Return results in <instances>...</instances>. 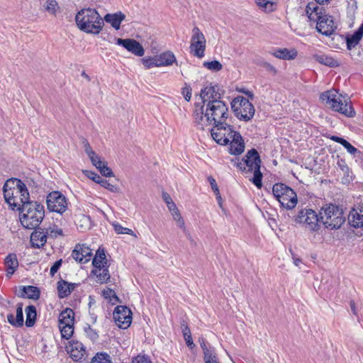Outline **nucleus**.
<instances>
[{"instance_id": "a211bd4d", "label": "nucleus", "mask_w": 363, "mask_h": 363, "mask_svg": "<svg viewBox=\"0 0 363 363\" xmlns=\"http://www.w3.org/2000/svg\"><path fill=\"white\" fill-rule=\"evenodd\" d=\"M117 44L125 48L128 51L134 54L136 56L142 57L145 54V50L143 45L134 39L126 38H117Z\"/></svg>"}, {"instance_id": "4c0bfd02", "label": "nucleus", "mask_w": 363, "mask_h": 363, "mask_svg": "<svg viewBox=\"0 0 363 363\" xmlns=\"http://www.w3.org/2000/svg\"><path fill=\"white\" fill-rule=\"evenodd\" d=\"M44 7L47 12L53 16H56L57 11L60 9L58 3L55 0H47Z\"/></svg>"}, {"instance_id": "a19ab883", "label": "nucleus", "mask_w": 363, "mask_h": 363, "mask_svg": "<svg viewBox=\"0 0 363 363\" xmlns=\"http://www.w3.org/2000/svg\"><path fill=\"white\" fill-rule=\"evenodd\" d=\"M203 67L213 72H218L222 69L223 65L218 60H213L211 62H204Z\"/></svg>"}, {"instance_id": "5fc2aeb1", "label": "nucleus", "mask_w": 363, "mask_h": 363, "mask_svg": "<svg viewBox=\"0 0 363 363\" xmlns=\"http://www.w3.org/2000/svg\"><path fill=\"white\" fill-rule=\"evenodd\" d=\"M62 260L59 259V260L56 261L54 263V264L51 267L50 270V274L52 277H53L55 274V273L58 271L60 266L62 265Z\"/></svg>"}, {"instance_id": "37998d69", "label": "nucleus", "mask_w": 363, "mask_h": 363, "mask_svg": "<svg viewBox=\"0 0 363 363\" xmlns=\"http://www.w3.org/2000/svg\"><path fill=\"white\" fill-rule=\"evenodd\" d=\"M113 228L118 234L134 235V232L128 228H124L118 223H113Z\"/></svg>"}, {"instance_id": "7ed1b4c3", "label": "nucleus", "mask_w": 363, "mask_h": 363, "mask_svg": "<svg viewBox=\"0 0 363 363\" xmlns=\"http://www.w3.org/2000/svg\"><path fill=\"white\" fill-rule=\"evenodd\" d=\"M19 211L21 223L27 229L38 227L45 216L44 206L37 201L27 203Z\"/></svg>"}, {"instance_id": "423d86ee", "label": "nucleus", "mask_w": 363, "mask_h": 363, "mask_svg": "<svg viewBox=\"0 0 363 363\" xmlns=\"http://www.w3.org/2000/svg\"><path fill=\"white\" fill-rule=\"evenodd\" d=\"M320 99L329 104L333 111L347 117L352 118L355 116V111L351 105L350 98L339 94L335 90L325 91L320 95Z\"/></svg>"}, {"instance_id": "4be33fe9", "label": "nucleus", "mask_w": 363, "mask_h": 363, "mask_svg": "<svg viewBox=\"0 0 363 363\" xmlns=\"http://www.w3.org/2000/svg\"><path fill=\"white\" fill-rule=\"evenodd\" d=\"M229 151L231 155H240L245 150V143L241 135L234 130L232 133Z\"/></svg>"}, {"instance_id": "a18cd8bd", "label": "nucleus", "mask_w": 363, "mask_h": 363, "mask_svg": "<svg viewBox=\"0 0 363 363\" xmlns=\"http://www.w3.org/2000/svg\"><path fill=\"white\" fill-rule=\"evenodd\" d=\"M208 181L209 182L211 189L215 193L216 196H217L218 199H220V194L216 179L212 176H209L208 177Z\"/></svg>"}, {"instance_id": "69168bd1", "label": "nucleus", "mask_w": 363, "mask_h": 363, "mask_svg": "<svg viewBox=\"0 0 363 363\" xmlns=\"http://www.w3.org/2000/svg\"><path fill=\"white\" fill-rule=\"evenodd\" d=\"M199 342L200 343L201 347L202 348L203 351L208 350V347L206 344V340L203 337H199Z\"/></svg>"}, {"instance_id": "bb28decb", "label": "nucleus", "mask_w": 363, "mask_h": 363, "mask_svg": "<svg viewBox=\"0 0 363 363\" xmlns=\"http://www.w3.org/2000/svg\"><path fill=\"white\" fill-rule=\"evenodd\" d=\"M273 56L285 60H294L297 56V51L295 49L280 48L269 52Z\"/></svg>"}, {"instance_id": "f3484780", "label": "nucleus", "mask_w": 363, "mask_h": 363, "mask_svg": "<svg viewBox=\"0 0 363 363\" xmlns=\"http://www.w3.org/2000/svg\"><path fill=\"white\" fill-rule=\"evenodd\" d=\"M113 318L119 328L126 329L131 324L132 312L125 306H118L114 309Z\"/></svg>"}, {"instance_id": "5701e85b", "label": "nucleus", "mask_w": 363, "mask_h": 363, "mask_svg": "<svg viewBox=\"0 0 363 363\" xmlns=\"http://www.w3.org/2000/svg\"><path fill=\"white\" fill-rule=\"evenodd\" d=\"M47 235L45 233L44 228H35L30 235V243L33 248H40L47 242Z\"/></svg>"}, {"instance_id": "20e7f679", "label": "nucleus", "mask_w": 363, "mask_h": 363, "mask_svg": "<svg viewBox=\"0 0 363 363\" xmlns=\"http://www.w3.org/2000/svg\"><path fill=\"white\" fill-rule=\"evenodd\" d=\"M228 115V106L223 101H214L213 104L208 103L204 107L203 124H196L199 128L204 130L205 126L207 125L225 122Z\"/></svg>"}, {"instance_id": "c03bdc74", "label": "nucleus", "mask_w": 363, "mask_h": 363, "mask_svg": "<svg viewBox=\"0 0 363 363\" xmlns=\"http://www.w3.org/2000/svg\"><path fill=\"white\" fill-rule=\"evenodd\" d=\"M142 62L147 69L152 67H157V62L155 56L154 57L143 58L142 60Z\"/></svg>"}, {"instance_id": "e433bc0d", "label": "nucleus", "mask_w": 363, "mask_h": 363, "mask_svg": "<svg viewBox=\"0 0 363 363\" xmlns=\"http://www.w3.org/2000/svg\"><path fill=\"white\" fill-rule=\"evenodd\" d=\"M62 337L68 340L74 333V324L59 325Z\"/></svg>"}, {"instance_id": "49530a36", "label": "nucleus", "mask_w": 363, "mask_h": 363, "mask_svg": "<svg viewBox=\"0 0 363 363\" xmlns=\"http://www.w3.org/2000/svg\"><path fill=\"white\" fill-rule=\"evenodd\" d=\"M84 332L91 340H96L99 337L97 333L89 325L84 328Z\"/></svg>"}, {"instance_id": "f704fd0d", "label": "nucleus", "mask_w": 363, "mask_h": 363, "mask_svg": "<svg viewBox=\"0 0 363 363\" xmlns=\"http://www.w3.org/2000/svg\"><path fill=\"white\" fill-rule=\"evenodd\" d=\"M313 59H315L319 63L328 67H335L338 65L337 61L336 60L325 55H313Z\"/></svg>"}, {"instance_id": "052dcab7", "label": "nucleus", "mask_w": 363, "mask_h": 363, "mask_svg": "<svg viewBox=\"0 0 363 363\" xmlns=\"http://www.w3.org/2000/svg\"><path fill=\"white\" fill-rule=\"evenodd\" d=\"M172 216L173 217V219L175 220V222L179 221L180 220L183 219L179 209L176 211H174V213H172Z\"/></svg>"}, {"instance_id": "72a5a7b5", "label": "nucleus", "mask_w": 363, "mask_h": 363, "mask_svg": "<svg viewBox=\"0 0 363 363\" xmlns=\"http://www.w3.org/2000/svg\"><path fill=\"white\" fill-rule=\"evenodd\" d=\"M19 189H21V194H19V199L18 201L21 203V207L23 208L27 203H35V201H30L28 191L24 183L21 182V184H18Z\"/></svg>"}, {"instance_id": "338daca9", "label": "nucleus", "mask_w": 363, "mask_h": 363, "mask_svg": "<svg viewBox=\"0 0 363 363\" xmlns=\"http://www.w3.org/2000/svg\"><path fill=\"white\" fill-rule=\"evenodd\" d=\"M350 308H351V310L352 311V313L354 315H357V311L356 305H355L354 301H350Z\"/></svg>"}, {"instance_id": "c85d7f7f", "label": "nucleus", "mask_w": 363, "mask_h": 363, "mask_svg": "<svg viewBox=\"0 0 363 363\" xmlns=\"http://www.w3.org/2000/svg\"><path fill=\"white\" fill-rule=\"evenodd\" d=\"M8 322L14 326L20 327L23 325V303H18L16 308V316H14L12 313L7 315Z\"/></svg>"}, {"instance_id": "b1692460", "label": "nucleus", "mask_w": 363, "mask_h": 363, "mask_svg": "<svg viewBox=\"0 0 363 363\" xmlns=\"http://www.w3.org/2000/svg\"><path fill=\"white\" fill-rule=\"evenodd\" d=\"M4 264L6 267V275L8 278H10L18 267V261L16 255L15 253L9 254L4 259Z\"/></svg>"}, {"instance_id": "a878e982", "label": "nucleus", "mask_w": 363, "mask_h": 363, "mask_svg": "<svg viewBox=\"0 0 363 363\" xmlns=\"http://www.w3.org/2000/svg\"><path fill=\"white\" fill-rule=\"evenodd\" d=\"M350 225L355 228H363V210L352 209L348 215Z\"/></svg>"}, {"instance_id": "aec40b11", "label": "nucleus", "mask_w": 363, "mask_h": 363, "mask_svg": "<svg viewBox=\"0 0 363 363\" xmlns=\"http://www.w3.org/2000/svg\"><path fill=\"white\" fill-rule=\"evenodd\" d=\"M67 353L69 354L72 359L74 361L82 359L85 354L86 350L82 342L77 340H72L69 345L66 346Z\"/></svg>"}, {"instance_id": "dca6fc26", "label": "nucleus", "mask_w": 363, "mask_h": 363, "mask_svg": "<svg viewBox=\"0 0 363 363\" xmlns=\"http://www.w3.org/2000/svg\"><path fill=\"white\" fill-rule=\"evenodd\" d=\"M47 206L50 211L62 214L67 208V201L60 191H52L47 196Z\"/></svg>"}, {"instance_id": "864d4df0", "label": "nucleus", "mask_w": 363, "mask_h": 363, "mask_svg": "<svg viewBox=\"0 0 363 363\" xmlns=\"http://www.w3.org/2000/svg\"><path fill=\"white\" fill-rule=\"evenodd\" d=\"M342 141L343 142L341 145L345 147V149L347 150L348 152H350V154H354L356 152H357V148H355L354 146H352L346 140H344Z\"/></svg>"}, {"instance_id": "58836bf2", "label": "nucleus", "mask_w": 363, "mask_h": 363, "mask_svg": "<svg viewBox=\"0 0 363 363\" xmlns=\"http://www.w3.org/2000/svg\"><path fill=\"white\" fill-rule=\"evenodd\" d=\"M182 328L186 345L192 348L194 346V344L193 342L189 328L186 324L183 323L182 324Z\"/></svg>"}, {"instance_id": "c756f323", "label": "nucleus", "mask_w": 363, "mask_h": 363, "mask_svg": "<svg viewBox=\"0 0 363 363\" xmlns=\"http://www.w3.org/2000/svg\"><path fill=\"white\" fill-rule=\"evenodd\" d=\"M155 57L157 67L169 66L177 62L176 57L172 52H165Z\"/></svg>"}, {"instance_id": "3c124183", "label": "nucleus", "mask_w": 363, "mask_h": 363, "mask_svg": "<svg viewBox=\"0 0 363 363\" xmlns=\"http://www.w3.org/2000/svg\"><path fill=\"white\" fill-rule=\"evenodd\" d=\"M132 363H151V361L147 356L139 354L133 359Z\"/></svg>"}, {"instance_id": "6ab92c4d", "label": "nucleus", "mask_w": 363, "mask_h": 363, "mask_svg": "<svg viewBox=\"0 0 363 363\" xmlns=\"http://www.w3.org/2000/svg\"><path fill=\"white\" fill-rule=\"evenodd\" d=\"M72 256L76 261L85 264L88 262L92 256L91 250L85 245H77L72 251Z\"/></svg>"}, {"instance_id": "f8f14e48", "label": "nucleus", "mask_w": 363, "mask_h": 363, "mask_svg": "<svg viewBox=\"0 0 363 363\" xmlns=\"http://www.w3.org/2000/svg\"><path fill=\"white\" fill-rule=\"evenodd\" d=\"M232 108L236 116L245 121L251 120L255 115L254 106L243 96L235 98L232 102Z\"/></svg>"}, {"instance_id": "de8ad7c7", "label": "nucleus", "mask_w": 363, "mask_h": 363, "mask_svg": "<svg viewBox=\"0 0 363 363\" xmlns=\"http://www.w3.org/2000/svg\"><path fill=\"white\" fill-rule=\"evenodd\" d=\"M182 94L186 101H189L191 98V88L189 85L185 84V86L182 89Z\"/></svg>"}, {"instance_id": "2eb2a0df", "label": "nucleus", "mask_w": 363, "mask_h": 363, "mask_svg": "<svg viewBox=\"0 0 363 363\" xmlns=\"http://www.w3.org/2000/svg\"><path fill=\"white\" fill-rule=\"evenodd\" d=\"M192 36L191 39L190 50L193 55L199 58L204 56L206 49V38L198 27H194L192 30Z\"/></svg>"}, {"instance_id": "603ef678", "label": "nucleus", "mask_w": 363, "mask_h": 363, "mask_svg": "<svg viewBox=\"0 0 363 363\" xmlns=\"http://www.w3.org/2000/svg\"><path fill=\"white\" fill-rule=\"evenodd\" d=\"M99 172L106 177H114L113 171L107 166V163L106 165H103L102 169Z\"/></svg>"}, {"instance_id": "393cba45", "label": "nucleus", "mask_w": 363, "mask_h": 363, "mask_svg": "<svg viewBox=\"0 0 363 363\" xmlns=\"http://www.w3.org/2000/svg\"><path fill=\"white\" fill-rule=\"evenodd\" d=\"M125 14L119 11L114 13H107L105 15L103 20L104 21L110 23L116 30H118L121 22L125 19Z\"/></svg>"}, {"instance_id": "0eeeda50", "label": "nucleus", "mask_w": 363, "mask_h": 363, "mask_svg": "<svg viewBox=\"0 0 363 363\" xmlns=\"http://www.w3.org/2000/svg\"><path fill=\"white\" fill-rule=\"evenodd\" d=\"M260 157L255 149L249 150L245 157L238 164L241 170L253 172L252 182L257 188L262 187V174L260 172Z\"/></svg>"}, {"instance_id": "09e8293b", "label": "nucleus", "mask_w": 363, "mask_h": 363, "mask_svg": "<svg viewBox=\"0 0 363 363\" xmlns=\"http://www.w3.org/2000/svg\"><path fill=\"white\" fill-rule=\"evenodd\" d=\"M82 144L84 148L85 152L87 154V155L89 157L95 153V152L92 150L89 143L88 142V140L86 139L82 138Z\"/></svg>"}, {"instance_id": "774afa93", "label": "nucleus", "mask_w": 363, "mask_h": 363, "mask_svg": "<svg viewBox=\"0 0 363 363\" xmlns=\"http://www.w3.org/2000/svg\"><path fill=\"white\" fill-rule=\"evenodd\" d=\"M256 3L259 6L265 8L269 4V1H267L266 0H257Z\"/></svg>"}, {"instance_id": "ea45409f", "label": "nucleus", "mask_w": 363, "mask_h": 363, "mask_svg": "<svg viewBox=\"0 0 363 363\" xmlns=\"http://www.w3.org/2000/svg\"><path fill=\"white\" fill-rule=\"evenodd\" d=\"M27 298L33 300H38L40 298V291L38 287L33 286H27Z\"/></svg>"}, {"instance_id": "13d9d810", "label": "nucleus", "mask_w": 363, "mask_h": 363, "mask_svg": "<svg viewBox=\"0 0 363 363\" xmlns=\"http://www.w3.org/2000/svg\"><path fill=\"white\" fill-rule=\"evenodd\" d=\"M89 157L94 166H97V164L102 160L101 157L96 154V152Z\"/></svg>"}, {"instance_id": "9d476101", "label": "nucleus", "mask_w": 363, "mask_h": 363, "mask_svg": "<svg viewBox=\"0 0 363 363\" xmlns=\"http://www.w3.org/2000/svg\"><path fill=\"white\" fill-rule=\"evenodd\" d=\"M272 192L281 206L286 209H292L297 204L296 192L283 183H277L273 186Z\"/></svg>"}, {"instance_id": "7c9ffc66", "label": "nucleus", "mask_w": 363, "mask_h": 363, "mask_svg": "<svg viewBox=\"0 0 363 363\" xmlns=\"http://www.w3.org/2000/svg\"><path fill=\"white\" fill-rule=\"evenodd\" d=\"M75 284L68 283L65 280H60L57 283V291L60 298H65L69 296L74 289Z\"/></svg>"}, {"instance_id": "ddd939ff", "label": "nucleus", "mask_w": 363, "mask_h": 363, "mask_svg": "<svg viewBox=\"0 0 363 363\" xmlns=\"http://www.w3.org/2000/svg\"><path fill=\"white\" fill-rule=\"evenodd\" d=\"M214 127L211 130L212 138L219 145H227L230 139L234 130L232 126L225 122L213 124Z\"/></svg>"}, {"instance_id": "f03ea898", "label": "nucleus", "mask_w": 363, "mask_h": 363, "mask_svg": "<svg viewBox=\"0 0 363 363\" xmlns=\"http://www.w3.org/2000/svg\"><path fill=\"white\" fill-rule=\"evenodd\" d=\"M306 13L311 21H316L317 30L326 36L330 35L336 27L333 17L326 14L323 7L314 3H309L306 9Z\"/></svg>"}, {"instance_id": "c9c22d12", "label": "nucleus", "mask_w": 363, "mask_h": 363, "mask_svg": "<svg viewBox=\"0 0 363 363\" xmlns=\"http://www.w3.org/2000/svg\"><path fill=\"white\" fill-rule=\"evenodd\" d=\"M45 228V233L47 235V238H56L58 235H62V230L57 228L56 225H50Z\"/></svg>"}, {"instance_id": "79ce46f5", "label": "nucleus", "mask_w": 363, "mask_h": 363, "mask_svg": "<svg viewBox=\"0 0 363 363\" xmlns=\"http://www.w3.org/2000/svg\"><path fill=\"white\" fill-rule=\"evenodd\" d=\"M91 363H112L110 356L105 353H98L91 360Z\"/></svg>"}, {"instance_id": "680f3d73", "label": "nucleus", "mask_w": 363, "mask_h": 363, "mask_svg": "<svg viewBox=\"0 0 363 363\" xmlns=\"http://www.w3.org/2000/svg\"><path fill=\"white\" fill-rule=\"evenodd\" d=\"M162 199H163L164 201L166 203V204H168L173 201L171 196H169V194L167 192L162 193Z\"/></svg>"}, {"instance_id": "2f4dec72", "label": "nucleus", "mask_w": 363, "mask_h": 363, "mask_svg": "<svg viewBox=\"0 0 363 363\" xmlns=\"http://www.w3.org/2000/svg\"><path fill=\"white\" fill-rule=\"evenodd\" d=\"M74 311L71 308H66L59 315V325L74 324Z\"/></svg>"}, {"instance_id": "1a4fd4ad", "label": "nucleus", "mask_w": 363, "mask_h": 363, "mask_svg": "<svg viewBox=\"0 0 363 363\" xmlns=\"http://www.w3.org/2000/svg\"><path fill=\"white\" fill-rule=\"evenodd\" d=\"M92 264L94 269L91 271V274L96 277V281L100 284L106 283L110 279L111 275L108 271L109 264L104 249L99 248L96 251Z\"/></svg>"}, {"instance_id": "cd10ccee", "label": "nucleus", "mask_w": 363, "mask_h": 363, "mask_svg": "<svg viewBox=\"0 0 363 363\" xmlns=\"http://www.w3.org/2000/svg\"><path fill=\"white\" fill-rule=\"evenodd\" d=\"M363 37V23L359 28L352 35H348L346 38L347 48L348 50H352L356 47Z\"/></svg>"}, {"instance_id": "9b49d317", "label": "nucleus", "mask_w": 363, "mask_h": 363, "mask_svg": "<svg viewBox=\"0 0 363 363\" xmlns=\"http://www.w3.org/2000/svg\"><path fill=\"white\" fill-rule=\"evenodd\" d=\"M18 184H21V181L18 179H11L7 180L3 187L4 196L6 202L12 207L13 209L17 208L19 211L21 203L18 201L19 199V194H21V189L18 187Z\"/></svg>"}, {"instance_id": "473e14b6", "label": "nucleus", "mask_w": 363, "mask_h": 363, "mask_svg": "<svg viewBox=\"0 0 363 363\" xmlns=\"http://www.w3.org/2000/svg\"><path fill=\"white\" fill-rule=\"evenodd\" d=\"M26 325L27 327H32L34 325L36 320L37 313L36 308L34 306L30 305L26 308Z\"/></svg>"}, {"instance_id": "6e6d98bb", "label": "nucleus", "mask_w": 363, "mask_h": 363, "mask_svg": "<svg viewBox=\"0 0 363 363\" xmlns=\"http://www.w3.org/2000/svg\"><path fill=\"white\" fill-rule=\"evenodd\" d=\"M259 65L265 68L267 71L276 73V69L275 67L271 65L270 63L265 62V61H261L259 64Z\"/></svg>"}, {"instance_id": "39448f33", "label": "nucleus", "mask_w": 363, "mask_h": 363, "mask_svg": "<svg viewBox=\"0 0 363 363\" xmlns=\"http://www.w3.org/2000/svg\"><path fill=\"white\" fill-rule=\"evenodd\" d=\"M220 89L218 85L212 84H206L201 90L200 97L202 99V105L195 104L194 111V118L196 123H202L203 121L204 107L209 104H213L214 101H220L223 91L220 92Z\"/></svg>"}, {"instance_id": "412c9836", "label": "nucleus", "mask_w": 363, "mask_h": 363, "mask_svg": "<svg viewBox=\"0 0 363 363\" xmlns=\"http://www.w3.org/2000/svg\"><path fill=\"white\" fill-rule=\"evenodd\" d=\"M83 173L89 179L93 180L97 184H99L104 188L108 189V191L113 193H119L120 188L116 185H113L111 184L106 179L101 178L97 173L89 171V170H84Z\"/></svg>"}, {"instance_id": "e2e57ef3", "label": "nucleus", "mask_w": 363, "mask_h": 363, "mask_svg": "<svg viewBox=\"0 0 363 363\" xmlns=\"http://www.w3.org/2000/svg\"><path fill=\"white\" fill-rule=\"evenodd\" d=\"M167 208L169 211L171 212V213H174V211H176L178 210V208L177 207L176 204L172 201V203H169L167 204Z\"/></svg>"}, {"instance_id": "8fccbe9b", "label": "nucleus", "mask_w": 363, "mask_h": 363, "mask_svg": "<svg viewBox=\"0 0 363 363\" xmlns=\"http://www.w3.org/2000/svg\"><path fill=\"white\" fill-rule=\"evenodd\" d=\"M203 354V359L205 363H211V361L217 359L216 354L208 349L207 350H204Z\"/></svg>"}, {"instance_id": "0e129e2a", "label": "nucleus", "mask_w": 363, "mask_h": 363, "mask_svg": "<svg viewBox=\"0 0 363 363\" xmlns=\"http://www.w3.org/2000/svg\"><path fill=\"white\" fill-rule=\"evenodd\" d=\"M19 297L25 298L27 296V289L26 286H22L20 289L19 293L18 294Z\"/></svg>"}, {"instance_id": "4d7b16f0", "label": "nucleus", "mask_w": 363, "mask_h": 363, "mask_svg": "<svg viewBox=\"0 0 363 363\" xmlns=\"http://www.w3.org/2000/svg\"><path fill=\"white\" fill-rule=\"evenodd\" d=\"M341 171L342 172L344 177H345V178H343L344 181H342V182L343 183L349 182V181H350V179H349L350 170H349L348 167L343 166L342 167H341Z\"/></svg>"}, {"instance_id": "6e6552de", "label": "nucleus", "mask_w": 363, "mask_h": 363, "mask_svg": "<svg viewBox=\"0 0 363 363\" xmlns=\"http://www.w3.org/2000/svg\"><path fill=\"white\" fill-rule=\"evenodd\" d=\"M320 216L324 226L331 230L340 228L345 221L342 209L333 204L322 208Z\"/></svg>"}, {"instance_id": "f257e3e1", "label": "nucleus", "mask_w": 363, "mask_h": 363, "mask_svg": "<svg viewBox=\"0 0 363 363\" xmlns=\"http://www.w3.org/2000/svg\"><path fill=\"white\" fill-rule=\"evenodd\" d=\"M77 27L86 33L99 34L104 25L103 18L94 9H82L76 14Z\"/></svg>"}, {"instance_id": "bf43d9fd", "label": "nucleus", "mask_w": 363, "mask_h": 363, "mask_svg": "<svg viewBox=\"0 0 363 363\" xmlns=\"http://www.w3.org/2000/svg\"><path fill=\"white\" fill-rule=\"evenodd\" d=\"M176 223H177V226L182 230L184 233H187V230H189L185 226V223H184V219H182L179 221H176Z\"/></svg>"}, {"instance_id": "4468645a", "label": "nucleus", "mask_w": 363, "mask_h": 363, "mask_svg": "<svg viewBox=\"0 0 363 363\" xmlns=\"http://www.w3.org/2000/svg\"><path fill=\"white\" fill-rule=\"evenodd\" d=\"M295 221L303 223L309 230L315 231L319 229V218L316 213L311 208H303L298 211Z\"/></svg>"}]
</instances>
